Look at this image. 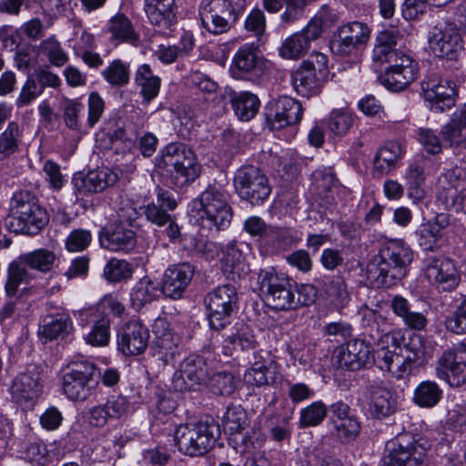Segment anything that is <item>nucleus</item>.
I'll return each mask as SVG.
<instances>
[{"mask_svg": "<svg viewBox=\"0 0 466 466\" xmlns=\"http://www.w3.org/2000/svg\"><path fill=\"white\" fill-rule=\"evenodd\" d=\"M414 252L402 239L385 242L368 263L366 276L372 287L389 289L402 280L413 261Z\"/></svg>", "mask_w": 466, "mask_h": 466, "instance_id": "1", "label": "nucleus"}, {"mask_svg": "<svg viewBox=\"0 0 466 466\" xmlns=\"http://www.w3.org/2000/svg\"><path fill=\"white\" fill-rule=\"evenodd\" d=\"M49 221L46 208L38 198L29 191L14 194L10 201L7 226L11 232L28 236L37 235Z\"/></svg>", "mask_w": 466, "mask_h": 466, "instance_id": "2", "label": "nucleus"}, {"mask_svg": "<svg viewBox=\"0 0 466 466\" xmlns=\"http://www.w3.org/2000/svg\"><path fill=\"white\" fill-rule=\"evenodd\" d=\"M218 421L206 416L198 421L180 424L174 434L178 451L187 456H202L208 453L220 436Z\"/></svg>", "mask_w": 466, "mask_h": 466, "instance_id": "3", "label": "nucleus"}, {"mask_svg": "<svg viewBox=\"0 0 466 466\" xmlns=\"http://www.w3.org/2000/svg\"><path fill=\"white\" fill-rule=\"evenodd\" d=\"M192 206L198 212L204 227L223 230L230 225L233 212L228 203V194L222 186L208 185L192 201Z\"/></svg>", "mask_w": 466, "mask_h": 466, "instance_id": "4", "label": "nucleus"}, {"mask_svg": "<svg viewBox=\"0 0 466 466\" xmlns=\"http://www.w3.org/2000/svg\"><path fill=\"white\" fill-rule=\"evenodd\" d=\"M423 353L422 337L413 335L410 338L405 352L381 346L373 352V363L377 364L380 370L392 373L398 379H402L411 372L413 365L423 356Z\"/></svg>", "mask_w": 466, "mask_h": 466, "instance_id": "5", "label": "nucleus"}, {"mask_svg": "<svg viewBox=\"0 0 466 466\" xmlns=\"http://www.w3.org/2000/svg\"><path fill=\"white\" fill-rule=\"evenodd\" d=\"M456 15L459 24L445 21L436 25L430 37V45L432 52L439 57L450 60L456 59L459 53L463 50V41L461 35V26L466 23V2L456 8Z\"/></svg>", "mask_w": 466, "mask_h": 466, "instance_id": "6", "label": "nucleus"}, {"mask_svg": "<svg viewBox=\"0 0 466 466\" xmlns=\"http://www.w3.org/2000/svg\"><path fill=\"white\" fill-rule=\"evenodd\" d=\"M258 284L267 305L275 310L294 309V286L291 280L273 268L260 269Z\"/></svg>", "mask_w": 466, "mask_h": 466, "instance_id": "7", "label": "nucleus"}, {"mask_svg": "<svg viewBox=\"0 0 466 466\" xmlns=\"http://www.w3.org/2000/svg\"><path fill=\"white\" fill-rule=\"evenodd\" d=\"M96 366L89 360L72 362L63 376V390L71 400L84 401L94 394L97 385Z\"/></svg>", "mask_w": 466, "mask_h": 466, "instance_id": "8", "label": "nucleus"}, {"mask_svg": "<svg viewBox=\"0 0 466 466\" xmlns=\"http://www.w3.org/2000/svg\"><path fill=\"white\" fill-rule=\"evenodd\" d=\"M238 301L237 289L231 284L221 285L209 291L204 299L209 327L221 330L229 325L233 312L238 309Z\"/></svg>", "mask_w": 466, "mask_h": 466, "instance_id": "9", "label": "nucleus"}, {"mask_svg": "<svg viewBox=\"0 0 466 466\" xmlns=\"http://www.w3.org/2000/svg\"><path fill=\"white\" fill-rule=\"evenodd\" d=\"M327 76V56L321 53H312L292 73V85L299 95L309 97L319 92Z\"/></svg>", "mask_w": 466, "mask_h": 466, "instance_id": "10", "label": "nucleus"}, {"mask_svg": "<svg viewBox=\"0 0 466 466\" xmlns=\"http://www.w3.org/2000/svg\"><path fill=\"white\" fill-rule=\"evenodd\" d=\"M370 32L366 23L360 21L344 23L338 26L331 35L330 51L339 57L355 56L369 42Z\"/></svg>", "mask_w": 466, "mask_h": 466, "instance_id": "11", "label": "nucleus"}, {"mask_svg": "<svg viewBox=\"0 0 466 466\" xmlns=\"http://www.w3.org/2000/svg\"><path fill=\"white\" fill-rule=\"evenodd\" d=\"M234 187L240 198L252 206L262 205L271 193L267 176L252 165L243 166L236 171Z\"/></svg>", "mask_w": 466, "mask_h": 466, "instance_id": "12", "label": "nucleus"}, {"mask_svg": "<svg viewBox=\"0 0 466 466\" xmlns=\"http://www.w3.org/2000/svg\"><path fill=\"white\" fill-rule=\"evenodd\" d=\"M436 198L446 209L466 212V170L456 167L441 174Z\"/></svg>", "mask_w": 466, "mask_h": 466, "instance_id": "13", "label": "nucleus"}, {"mask_svg": "<svg viewBox=\"0 0 466 466\" xmlns=\"http://www.w3.org/2000/svg\"><path fill=\"white\" fill-rule=\"evenodd\" d=\"M164 160L174 167L171 179L175 186L183 187L200 174L193 151L181 143H170L165 148Z\"/></svg>", "mask_w": 466, "mask_h": 466, "instance_id": "14", "label": "nucleus"}, {"mask_svg": "<svg viewBox=\"0 0 466 466\" xmlns=\"http://www.w3.org/2000/svg\"><path fill=\"white\" fill-rule=\"evenodd\" d=\"M436 375L451 387L466 382V338L442 352L436 364Z\"/></svg>", "mask_w": 466, "mask_h": 466, "instance_id": "15", "label": "nucleus"}, {"mask_svg": "<svg viewBox=\"0 0 466 466\" xmlns=\"http://www.w3.org/2000/svg\"><path fill=\"white\" fill-rule=\"evenodd\" d=\"M201 25L218 35L228 33L241 15L221 0H203L199 8Z\"/></svg>", "mask_w": 466, "mask_h": 466, "instance_id": "16", "label": "nucleus"}, {"mask_svg": "<svg viewBox=\"0 0 466 466\" xmlns=\"http://www.w3.org/2000/svg\"><path fill=\"white\" fill-rule=\"evenodd\" d=\"M384 466H422L427 449L408 435H401L387 444Z\"/></svg>", "mask_w": 466, "mask_h": 466, "instance_id": "17", "label": "nucleus"}, {"mask_svg": "<svg viewBox=\"0 0 466 466\" xmlns=\"http://www.w3.org/2000/svg\"><path fill=\"white\" fill-rule=\"evenodd\" d=\"M207 360L196 353L189 354L180 363L179 370L172 378L174 390L184 392L205 385L210 375Z\"/></svg>", "mask_w": 466, "mask_h": 466, "instance_id": "18", "label": "nucleus"}, {"mask_svg": "<svg viewBox=\"0 0 466 466\" xmlns=\"http://www.w3.org/2000/svg\"><path fill=\"white\" fill-rule=\"evenodd\" d=\"M327 15H319L312 18L304 29L288 37L279 47V56L285 59H299L309 49L310 43L317 40L324 25L328 24Z\"/></svg>", "mask_w": 466, "mask_h": 466, "instance_id": "19", "label": "nucleus"}, {"mask_svg": "<svg viewBox=\"0 0 466 466\" xmlns=\"http://www.w3.org/2000/svg\"><path fill=\"white\" fill-rule=\"evenodd\" d=\"M229 72L235 79L259 85L266 76L265 62L258 56L253 46L245 45L233 56Z\"/></svg>", "mask_w": 466, "mask_h": 466, "instance_id": "20", "label": "nucleus"}, {"mask_svg": "<svg viewBox=\"0 0 466 466\" xmlns=\"http://www.w3.org/2000/svg\"><path fill=\"white\" fill-rule=\"evenodd\" d=\"M374 361L373 349L370 341L364 339H352L339 347L332 357V364L349 370H359Z\"/></svg>", "mask_w": 466, "mask_h": 466, "instance_id": "21", "label": "nucleus"}, {"mask_svg": "<svg viewBox=\"0 0 466 466\" xmlns=\"http://www.w3.org/2000/svg\"><path fill=\"white\" fill-rule=\"evenodd\" d=\"M423 270L428 280L444 291L453 290L460 282L454 261L444 256H427Z\"/></svg>", "mask_w": 466, "mask_h": 466, "instance_id": "22", "label": "nucleus"}, {"mask_svg": "<svg viewBox=\"0 0 466 466\" xmlns=\"http://www.w3.org/2000/svg\"><path fill=\"white\" fill-rule=\"evenodd\" d=\"M149 329L140 319H131L117 330L116 346L125 356L142 354L147 348Z\"/></svg>", "mask_w": 466, "mask_h": 466, "instance_id": "23", "label": "nucleus"}, {"mask_svg": "<svg viewBox=\"0 0 466 466\" xmlns=\"http://www.w3.org/2000/svg\"><path fill=\"white\" fill-rule=\"evenodd\" d=\"M421 88L434 110L443 112L455 105L456 89L451 81L431 76L421 82Z\"/></svg>", "mask_w": 466, "mask_h": 466, "instance_id": "24", "label": "nucleus"}, {"mask_svg": "<svg viewBox=\"0 0 466 466\" xmlns=\"http://www.w3.org/2000/svg\"><path fill=\"white\" fill-rule=\"evenodd\" d=\"M195 274V267L189 262H182L167 268L163 275L161 292L171 299L182 298Z\"/></svg>", "mask_w": 466, "mask_h": 466, "instance_id": "25", "label": "nucleus"}, {"mask_svg": "<svg viewBox=\"0 0 466 466\" xmlns=\"http://www.w3.org/2000/svg\"><path fill=\"white\" fill-rule=\"evenodd\" d=\"M268 110L267 120L272 129L278 130L298 124L303 115L300 102L288 96H279Z\"/></svg>", "mask_w": 466, "mask_h": 466, "instance_id": "26", "label": "nucleus"}, {"mask_svg": "<svg viewBox=\"0 0 466 466\" xmlns=\"http://www.w3.org/2000/svg\"><path fill=\"white\" fill-rule=\"evenodd\" d=\"M177 207V202L174 193L157 186L156 187V198L141 207V210L148 222L162 228L168 221H171L172 215L170 212L174 211Z\"/></svg>", "mask_w": 466, "mask_h": 466, "instance_id": "27", "label": "nucleus"}, {"mask_svg": "<svg viewBox=\"0 0 466 466\" xmlns=\"http://www.w3.org/2000/svg\"><path fill=\"white\" fill-rule=\"evenodd\" d=\"M369 410L371 416L382 420L393 415L398 407L395 392L382 382H370L367 388Z\"/></svg>", "mask_w": 466, "mask_h": 466, "instance_id": "28", "label": "nucleus"}, {"mask_svg": "<svg viewBox=\"0 0 466 466\" xmlns=\"http://www.w3.org/2000/svg\"><path fill=\"white\" fill-rule=\"evenodd\" d=\"M147 19L160 34H167L177 23L175 0H145Z\"/></svg>", "mask_w": 466, "mask_h": 466, "instance_id": "29", "label": "nucleus"}, {"mask_svg": "<svg viewBox=\"0 0 466 466\" xmlns=\"http://www.w3.org/2000/svg\"><path fill=\"white\" fill-rule=\"evenodd\" d=\"M102 248L112 251L129 252L137 245L136 233L121 223H112L104 227L99 233Z\"/></svg>", "mask_w": 466, "mask_h": 466, "instance_id": "30", "label": "nucleus"}, {"mask_svg": "<svg viewBox=\"0 0 466 466\" xmlns=\"http://www.w3.org/2000/svg\"><path fill=\"white\" fill-rule=\"evenodd\" d=\"M118 176L108 167H100L74 178V183L80 194L98 193L114 186Z\"/></svg>", "mask_w": 466, "mask_h": 466, "instance_id": "31", "label": "nucleus"}, {"mask_svg": "<svg viewBox=\"0 0 466 466\" xmlns=\"http://www.w3.org/2000/svg\"><path fill=\"white\" fill-rule=\"evenodd\" d=\"M390 308L394 315L410 329L422 330L428 324L426 315L415 310L411 303L400 295H395L390 299Z\"/></svg>", "mask_w": 466, "mask_h": 466, "instance_id": "32", "label": "nucleus"}, {"mask_svg": "<svg viewBox=\"0 0 466 466\" xmlns=\"http://www.w3.org/2000/svg\"><path fill=\"white\" fill-rule=\"evenodd\" d=\"M41 389L38 374L26 371L15 379L10 392L15 401L23 404L34 401L40 394Z\"/></svg>", "mask_w": 466, "mask_h": 466, "instance_id": "33", "label": "nucleus"}, {"mask_svg": "<svg viewBox=\"0 0 466 466\" xmlns=\"http://www.w3.org/2000/svg\"><path fill=\"white\" fill-rule=\"evenodd\" d=\"M161 292V285L157 279L144 276L134 284L130 291L132 308L139 311L145 306L157 300Z\"/></svg>", "mask_w": 466, "mask_h": 466, "instance_id": "34", "label": "nucleus"}, {"mask_svg": "<svg viewBox=\"0 0 466 466\" xmlns=\"http://www.w3.org/2000/svg\"><path fill=\"white\" fill-rule=\"evenodd\" d=\"M73 330L69 315L61 310L45 316L39 328V334L48 340L65 339Z\"/></svg>", "mask_w": 466, "mask_h": 466, "instance_id": "35", "label": "nucleus"}, {"mask_svg": "<svg viewBox=\"0 0 466 466\" xmlns=\"http://www.w3.org/2000/svg\"><path fill=\"white\" fill-rule=\"evenodd\" d=\"M322 289L334 307L338 309H344L350 301V293L343 276L333 275L325 277Z\"/></svg>", "mask_w": 466, "mask_h": 466, "instance_id": "36", "label": "nucleus"}, {"mask_svg": "<svg viewBox=\"0 0 466 466\" xmlns=\"http://www.w3.org/2000/svg\"><path fill=\"white\" fill-rule=\"evenodd\" d=\"M230 102L235 115L241 121L252 119L258 114L260 106L258 97L248 91L233 93Z\"/></svg>", "mask_w": 466, "mask_h": 466, "instance_id": "37", "label": "nucleus"}, {"mask_svg": "<svg viewBox=\"0 0 466 466\" xmlns=\"http://www.w3.org/2000/svg\"><path fill=\"white\" fill-rule=\"evenodd\" d=\"M135 84L140 88V95L143 100L146 103H149L158 95L161 79L154 75L147 64H144L136 72Z\"/></svg>", "mask_w": 466, "mask_h": 466, "instance_id": "38", "label": "nucleus"}, {"mask_svg": "<svg viewBox=\"0 0 466 466\" xmlns=\"http://www.w3.org/2000/svg\"><path fill=\"white\" fill-rule=\"evenodd\" d=\"M310 191L319 199L324 202V205H329L333 202L332 188L335 186V176L329 170L318 169L310 176Z\"/></svg>", "mask_w": 466, "mask_h": 466, "instance_id": "39", "label": "nucleus"}, {"mask_svg": "<svg viewBox=\"0 0 466 466\" xmlns=\"http://www.w3.org/2000/svg\"><path fill=\"white\" fill-rule=\"evenodd\" d=\"M402 154V148L399 142L388 141L380 147L374 157V170L380 175L390 172Z\"/></svg>", "mask_w": 466, "mask_h": 466, "instance_id": "40", "label": "nucleus"}, {"mask_svg": "<svg viewBox=\"0 0 466 466\" xmlns=\"http://www.w3.org/2000/svg\"><path fill=\"white\" fill-rule=\"evenodd\" d=\"M418 68L397 69L387 67L380 82L389 90L399 92L408 87L416 78Z\"/></svg>", "mask_w": 466, "mask_h": 466, "instance_id": "41", "label": "nucleus"}, {"mask_svg": "<svg viewBox=\"0 0 466 466\" xmlns=\"http://www.w3.org/2000/svg\"><path fill=\"white\" fill-rule=\"evenodd\" d=\"M23 140V128L17 122L8 123L0 134V161L18 152Z\"/></svg>", "mask_w": 466, "mask_h": 466, "instance_id": "42", "label": "nucleus"}, {"mask_svg": "<svg viewBox=\"0 0 466 466\" xmlns=\"http://www.w3.org/2000/svg\"><path fill=\"white\" fill-rule=\"evenodd\" d=\"M107 30L111 34L112 40L131 44H135L138 40L131 21L121 13L111 17L108 21Z\"/></svg>", "mask_w": 466, "mask_h": 466, "instance_id": "43", "label": "nucleus"}, {"mask_svg": "<svg viewBox=\"0 0 466 466\" xmlns=\"http://www.w3.org/2000/svg\"><path fill=\"white\" fill-rule=\"evenodd\" d=\"M439 219L440 217H437L436 221L423 223L415 231L417 243L422 249L434 250L439 247V241L441 238V232L443 228Z\"/></svg>", "mask_w": 466, "mask_h": 466, "instance_id": "44", "label": "nucleus"}, {"mask_svg": "<svg viewBox=\"0 0 466 466\" xmlns=\"http://www.w3.org/2000/svg\"><path fill=\"white\" fill-rule=\"evenodd\" d=\"M442 398V390L431 380L421 381L414 390L412 400L420 408H432Z\"/></svg>", "mask_w": 466, "mask_h": 466, "instance_id": "45", "label": "nucleus"}, {"mask_svg": "<svg viewBox=\"0 0 466 466\" xmlns=\"http://www.w3.org/2000/svg\"><path fill=\"white\" fill-rule=\"evenodd\" d=\"M387 318L380 313L370 310L362 320L363 336L369 337L373 342H381L386 332L390 329Z\"/></svg>", "mask_w": 466, "mask_h": 466, "instance_id": "46", "label": "nucleus"}, {"mask_svg": "<svg viewBox=\"0 0 466 466\" xmlns=\"http://www.w3.org/2000/svg\"><path fill=\"white\" fill-rule=\"evenodd\" d=\"M19 259L32 269L46 273L52 269L56 261V255L47 248H39L21 255Z\"/></svg>", "mask_w": 466, "mask_h": 466, "instance_id": "47", "label": "nucleus"}, {"mask_svg": "<svg viewBox=\"0 0 466 466\" xmlns=\"http://www.w3.org/2000/svg\"><path fill=\"white\" fill-rule=\"evenodd\" d=\"M134 267L124 259H109L103 271V276L110 283L128 280L132 278Z\"/></svg>", "mask_w": 466, "mask_h": 466, "instance_id": "48", "label": "nucleus"}, {"mask_svg": "<svg viewBox=\"0 0 466 466\" xmlns=\"http://www.w3.org/2000/svg\"><path fill=\"white\" fill-rule=\"evenodd\" d=\"M110 319L103 315L93 325L91 330L84 336L86 342L94 347L106 346L110 340Z\"/></svg>", "mask_w": 466, "mask_h": 466, "instance_id": "49", "label": "nucleus"}, {"mask_svg": "<svg viewBox=\"0 0 466 466\" xmlns=\"http://www.w3.org/2000/svg\"><path fill=\"white\" fill-rule=\"evenodd\" d=\"M247 413L240 405L230 404L222 417V424L229 434L241 432L246 425Z\"/></svg>", "mask_w": 466, "mask_h": 466, "instance_id": "50", "label": "nucleus"}, {"mask_svg": "<svg viewBox=\"0 0 466 466\" xmlns=\"http://www.w3.org/2000/svg\"><path fill=\"white\" fill-rule=\"evenodd\" d=\"M205 385L217 395L229 396L236 390L235 377L228 371L210 374Z\"/></svg>", "mask_w": 466, "mask_h": 466, "instance_id": "51", "label": "nucleus"}, {"mask_svg": "<svg viewBox=\"0 0 466 466\" xmlns=\"http://www.w3.org/2000/svg\"><path fill=\"white\" fill-rule=\"evenodd\" d=\"M327 406L322 401H315L299 412V427L300 429L319 425L327 416Z\"/></svg>", "mask_w": 466, "mask_h": 466, "instance_id": "52", "label": "nucleus"}, {"mask_svg": "<svg viewBox=\"0 0 466 466\" xmlns=\"http://www.w3.org/2000/svg\"><path fill=\"white\" fill-rule=\"evenodd\" d=\"M243 380L247 385L259 388L270 384L273 377L265 360L256 361L246 370Z\"/></svg>", "mask_w": 466, "mask_h": 466, "instance_id": "53", "label": "nucleus"}, {"mask_svg": "<svg viewBox=\"0 0 466 466\" xmlns=\"http://www.w3.org/2000/svg\"><path fill=\"white\" fill-rule=\"evenodd\" d=\"M106 81L113 86H123L129 82V65L116 59L102 71Z\"/></svg>", "mask_w": 466, "mask_h": 466, "instance_id": "54", "label": "nucleus"}, {"mask_svg": "<svg viewBox=\"0 0 466 466\" xmlns=\"http://www.w3.org/2000/svg\"><path fill=\"white\" fill-rule=\"evenodd\" d=\"M333 423L334 436L342 444H348L353 441L360 434V422L355 416L339 421L334 420Z\"/></svg>", "mask_w": 466, "mask_h": 466, "instance_id": "55", "label": "nucleus"}, {"mask_svg": "<svg viewBox=\"0 0 466 466\" xmlns=\"http://www.w3.org/2000/svg\"><path fill=\"white\" fill-rule=\"evenodd\" d=\"M441 134L444 144L450 147L459 146L466 141V126L452 116L451 120L442 127Z\"/></svg>", "mask_w": 466, "mask_h": 466, "instance_id": "56", "label": "nucleus"}, {"mask_svg": "<svg viewBox=\"0 0 466 466\" xmlns=\"http://www.w3.org/2000/svg\"><path fill=\"white\" fill-rule=\"evenodd\" d=\"M225 342L231 344L234 349L238 347L241 350H254L258 346L252 329L244 324H241L235 333L228 336Z\"/></svg>", "mask_w": 466, "mask_h": 466, "instance_id": "57", "label": "nucleus"}, {"mask_svg": "<svg viewBox=\"0 0 466 466\" xmlns=\"http://www.w3.org/2000/svg\"><path fill=\"white\" fill-rule=\"evenodd\" d=\"M40 52L47 57L53 66L57 67L63 66L68 61L66 53L55 38L44 40L40 45Z\"/></svg>", "mask_w": 466, "mask_h": 466, "instance_id": "58", "label": "nucleus"}, {"mask_svg": "<svg viewBox=\"0 0 466 466\" xmlns=\"http://www.w3.org/2000/svg\"><path fill=\"white\" fill-rule=\"evenodd\" d=\"M28 272L25 267L12 262L8 268V279L5 283V292L8 297H15L19 286L27 281Z\"/></svg>", "mask_w": 466, "mask_h": 466, "instance_id": "59", "label": "nucleus"}, {"mask_svg": "<svg viewBox=\"0 0 466 466\" xmlns=\"http://www.w3.org/2000/svg\"><path fill=\"white\" fill-rule=\"evenodd\" d=\"M84 108V105L77 99L66 101L63 111V120L68 128L72 130L80 129V116Z\"/></svg>", "mask_w": 466, "mask_h": 466, "instance_id": "60", "label": "nucleus"}, {"mask_svg": "<svg viewBox=\"0 0 466 466\" xmlns=\"http://www.w3.org/2000/svg\"><path fill=\"white\" fill-rule=\"evenodd\" d=\"M407 179L410 184L409 195L416 199H421L424 197V191L420 186L424 183V169L418 164L410 166L407 173Z\"/></svg>", "mask_w": 466, "mask_h": 466, "instance_id": "61", "label": "nucleus"}, {"mask_svg": "<svg viewBox=\"0 0 466 466\" xmlns=\"http://www.w3.org/2000/svg\"><path fill=\"white\" fill-rule=\"evenodd\" d=\"M353 123L352 116L345 111H332L328 127L329 130L338 136L345 135L351 127Z\"/></svg>", "mask_w": 466, "mask_h": 466, "instance_id": "62", "label": "nucleus"}, {"mask_svg": "<svg viewBox=\"0 0 466 466\" xmlns=\"http://www.w3.org/2000/svg\"><path fill=\"white\" fill-rule=\"evenodd\" d=\"M171 460V454L163 447L148 449L142 453V462L146 466H167Z\"/></svg>", "mask_w": 466, "mask_h": 466, "instance_id": "63", "label": "nucleus"}, {"mask_svg": "<svg viewBox=\"0 0 466 466\" xmlns=\"http://www.w3.org/2000/svg\"><path fill=\"white\" fill-rule=\"evenodd\" d=\"M446 328L457 334L466 332V296L456 308L453 315L447 318Z\"/></svg>", "mask_w": 466, "mask_h": 466, "instance_id": "64", "label": "nucleus"}]
</instances>
